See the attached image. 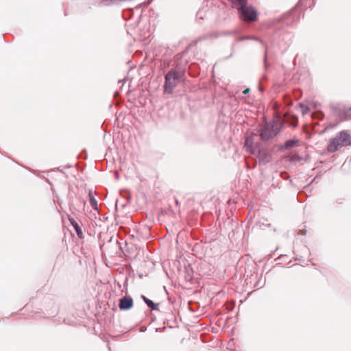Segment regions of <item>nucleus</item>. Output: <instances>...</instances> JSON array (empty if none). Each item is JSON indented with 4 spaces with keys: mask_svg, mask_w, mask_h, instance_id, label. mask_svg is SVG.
Instances as JSON below:
<instances>
[{
    "mask_svg": "<svg viewBox=\"0 0 351 351\" xmlns=\"http://www.w3.org/2000/svg\"><path fill=\"white\" fill-rule=\"evenodd\" d=\"M252 138L251 137H247L246 139H245V146L246 147V148L252 153V154H254V151L252 149Z\"/></svg>",
    "mask_w": 351,
    "mask_h": 351,
    "instance_id": "obj_12",
    "label": "nucleus"
},
{
    "mask_svg": "<svg viewBox=\"0 0 351 351\" xmlns=\"http://www.w3.org/2000/svg\"><path fill=\"white\" fill-rule=\"evenodd\" d=\"M88 197H89V201H90V204L91 207L94 210H98L97 201L95 198V197L93 194V192L91 191H89Z\"/></svg>",
    "mask_w": 351,
    "mask_h": 351,
    "instance_id": "obj_8",
    "label": "nucleus"
},
{
    "mask_svg": "<svg viewBox=\"0 0 351 351\" xmlns=\"http://www.w3.org/2000/svg\"><path fill=\"white\" fill-rule=\"evenodd\" d=\"M297 143L296 141H288L286 142L287 147H292Z\"/></svg>",
    "mask_w": 351,
    "mask_h": 351,
    "instance_id": "obj_14",
    "label": "nucleus"
},
{
    "mask_svg": "<svg viewBox=\"0 0 351 351\" xmlns=\"http://www.w3.org/2000/svg\"><path fill=\"white\" fill-rule=\"evenodd\" d=\"M350 143L351 138L350 134L346 131H341L330 141L327 150L330 153H333L337 151L340 147L350 145Z\"/></svg>",
    "mask_w": 351,
    "mask_h": 351,
    "instance_id": "obj_1",
    "label": "nucleus"
},
{
    "mask_svg": "<svg viewBox=\"0 0 351 351\" xmlns=\"http://www.w3.org/2000/svg\"><path fill=\"white\" fill-rule=\"evenodd\" d=\"M332 115L339 121H346L351 119V107L348 105L338 104L331 106Z\"/></svg>",
    "mask_w": 351,
    "mask_h": 351,
    "instance_id": "obj_4",
    "label": "nucleus"
},
{
    "mask_svg": "<svg viewBox=\"0 0 351 351\" xmlns=\"http://www.w3.org/2000/svg\"><path fill=\"white\" fill-rule=\"evenodd\" d=\"M281 125L278 121H272L265 123L259 130L262 140L267 141L274 138L280 131Z\"/></svg>",
    "mask_w": 351,
    "mask_h": 351,
    "instance_id": "obj_2",
    "label": "nucleus"
},
{
    "mask_svg": "<svg viewBox=\"0 0 351 351\" xmlns=\"http://www.w3.org/2000/svg\"><path fill=\"white\" fill-rule=\"evenodd\" d=\"M133 306V300L130 297H123L120 299L119 307L121 310L126 311Z\"/></svg>",
    "mask_w": 351,
    "mask_h": 351,
    "instance_id": "obj_6",
    "label": "nucleus"
},
{
    "mask_svg": "<svg viewBox=\"0 0 351 351\" xmlns=\"http://www.w3.org/2000/svg\"><path fill=\"white\" fill-rule=\"evenodd\" d=\"M69 220L70 221V223L72 225V226L75 229L78 237L80 239L83 238V237H84L83 232H82V230L80 226H79V224L73 218L69 217Z\"/></svg>",
    "mask_w": 351,
    "mask_h": 351,
    "instance_id": "obj_7",
    "label": "nucleus"
},
{
    "mask_svg": "<svg viewBox=\"0 0 351 351\" xmlns=\"http://www.w3.org/2000/svg\"><path fill=\"white\" fill-rule=\"evenodd\" d=\"M249 91H250V89L249 88H246L245 90H244L243 91V94H247L249 93Z\"/></svg>",
    "mask_w": 351,
    "mask_h": 351,
    "instance_id": "obj_15",
    "label": "nucleus"
},
{
    "mask_svg": "<svg viewBox=\"0 0 351 351\" xmlns=\"http://www.w3.org/2000/svg\"><path fill=\"white\" fill-rule=\"evenodd\" d=\"M258 154L260 162L263 164H266L269 161V156L265 152L259 151Z\"/></svg>",
    "mask_w": 351,
    "mask_h": 351,
    "instance_id": "obj_10",
    "label": "nucleus"
},
{
    "mask_svg": "<svg viewBox=\"0 0 351 351\" xmlns=\"http://www.w3.org/2000/svg\"><path fill=\"white\" fill-rule=\"evenodd\" d=\"M142 298L143 299V300L145 302V304L149 308H151L152 310H158V304H155L153 301H152L151 300L147 298L144 295H142Z\"/></svg>",
    "mask_w": 351,
    "mask_h": 351,
    "instance_id": "obj_9",
    "label": "nucleus"
},
{
    "mask_svg": "<svg viewBox=\"0 0 351 351\" xmlns=\"http://www.w3.org/2000/svg\"><path fill=\"white\" fill-rule=\"evenodd\" d=\"M299 107L303 115L307 114L310 112V108L304 104H300Z\"/></svg>",
    "mask_w": 351,
    "mask_h": 351,
    "instance_id": "obj_13",
    "label": "nucleus"
},
{
    "mask_svg": "<svg viewBox=\"0 0 351 351\" xmlns=\"http://www.w3.org/2000/svg\"><path fill=\"white\" fill-rule=\"evenodd\" d=\"M206 38V36H204L202 38H199V40H201L202 39H205Z\"/></svg>",
    "mask_w": 351,
    "mask_h": 351,
    "instance_id": "obj_17",
    "label": "nucleus"
},
{
    "mask_svg": "<svg viewBox=\"0 0 351 351\" xmlns=\"http://www.w3.org/2000/svg\"><path fill=\"white\" fill-rule=\"evenodd\" d=\"M232 4V7L237 8V7L243 5V3H246L247 0H229Z\"/></svg>",
    "mask_w": 351,
    "mask_h": 351,
    "instance_id": "obj_11",
    "label": "nucleus"
},
{
    "mask_svg": "<svg viewBox=\"0 0 351 351\" xmlns=\"http://www.w3.org/2000/svg\"><path fill=\"white\" fill-rule=\"evenodd\" d=\"M200 14H201V12H199L197 13V16H199V18H200V19H204L203 16H201Z\"/></svg>",
    "mask_w": 351,
    "mask_h": 351,
    "instance_id": "obj_16",
    "label": "nucleus"
},
{
    "mask_svg": "<svg viewBox=\"0 0 351 351\" xmlns=\"http://www.w3.org/2000/svg\"><path fill=\"white\" fill-rule=\"evenodd\" d=\"M237 9L241 19L245 21H254L257 19V12L256 10L246 3L237 7Z\"/></svg>",
    "mask_w": 351,
    "mask_h": 351,
    "instance_id": "obj_5",
    "label": "nucleus"
},
{
    "mask_svg": "<svg viewBox=\"0 0 351 351\" xmlns=\"http://www.w3.org/2000/svg\"><path fill=\"white\" fill-rule=\"evenodd\" d=\"M184 75V72L182 70L169 71L165 75V92L171 93Z\"/></svg>",
    "mask_w": 351,
    "mask_h": 351,
    "instance_id": "obj_3",
    "label": "nucleus"
}]
</instances>
